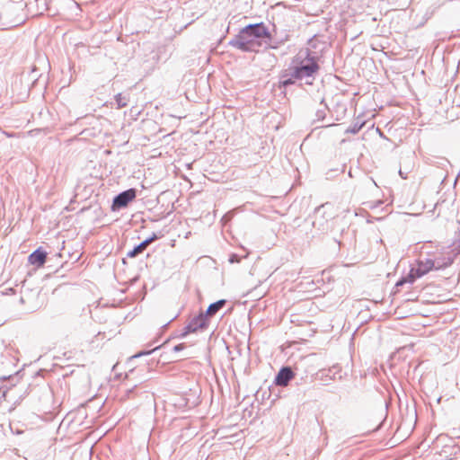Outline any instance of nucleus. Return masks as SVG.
I'll return each instance as SVG.
<instances>
[{"instance_id":"nucleus-2","label":"nucleus","mask_w":460,"mask_h":460,"mask_svg":"<svg viewBox=\"0 0 460 460\" xmlns=\"http://www.w3.org/2000/svg\"><path fill=\"white\" fill-rule=\"evenodd\" d=\"M431 270H435V263L432 258L419 259L415 265L411 269L405 280H401L397 285H402L405 281L413 282L416 279L421 278Z\"/></svg>"},{"instance_id":"nucleus-3","label":"nucleus","mask_w":460,"mask_h":460,"mask_svg":"<svg viewBox=\"0 0 460 460\" xmlns=\"http://www.w3.org/2000/svg\"><path fill=\"white\" fill-rule=\"evenodd\" d=\"M249 36H253L257 40L259 39L270 38V34L263 23H256L246 26L242 30V38L247 40Z\"/></svg>"},{"instance_id":"nucleus-11","label":"nucleus","mask_w":460,"mask_h":460,"mask_svg":"<svg viewBox=\"0 0 460 460\" xmlns=\"http://www.w3.org/2000/svg\"><path fill=\"white\" fill-rule=\"evenodd\" d=\"M115 100H116V102H117V107L119 109L127 106V100L122 96L121 93L117 94L115 96Z\"/></svg>"},{"instance_id":"nucleus-5","label":"nucleus","mask_w":460,"mask_h":460,"mask_svg":"<svg viewBox=\"0 0 460 460\" xmlns=\"http://www.w3.org/2000/svg\"><path fill=\"white\" fill-rule=\"evenodd\" d=\"M236 45L239 49L243 50H254L255 48L261 46V43L253 36H249L247 40H243L241 31L237 37Z\"/></svg>"},{"instance_id":"nucleus-9","label":"nucleus","mask_w":460,"mask_h":460,"mask_svg":"<svg viewBox=\"0 0 460 460\" xmlns=\"http://www.w3.org/2000/svg\"><path fill=\"white\" fill-rule=\"evenodd\" d=\"M155 238H149L142 242L140 244L136 246L131 252H128V257H135L137 254L143 252L146 247L154 241Z\"/></svg>"},{"instance_id":"nucleus-4","label":"nucleus","mask_w":460,"mask_h":460,"mask_svg":"<svg viewBox=\"0 0 460 460\" xmlns=\"http://www.w3.org/2000/svg\"><path fill=\"white\" fill-rule=\"evenodd\" d=\"M137 192L135 189H129L119 194L113 200L112 208H120L126 207L129 202L136 199Z\"/></svg>"},{"instance_id":"nucleus-6","label":"nucleus","mask_w":460,"mask_h":460,"mask_svg":"<svg viewBox=\"0 0 460 460\" xmlns=\"http://www.w3.org/2000/svg\"><path fill=\"white\" fill-rule=\"evenodd\" d=\"M295 376V374L293 373V371L291 370L290 367H282L277 376H276V379H275V384L277 385H280V386H287L288 382L293 379Z\"/></svg>"},{"instance_id":"nucleus-8","label":"nucleus","mask_w":460,"mask_h":460,"mask_svg":"<svg viewBox=\"0 0 460 460\" xmlns=\"http://www.w3.org/2000/svg\"><path fill=\"white\" fill-rule=\"evenodd\" d=\"M47 260V252L41 248L37 249L28 258V261L31 265L37 266L38 268L42 267Z\"/></svg>"},{"instance_id":"nucleus-7","label":"nucleus","mask_w":460,"mask_h":460,"mask_svg":"<svg viewBox=\"0 0 460 460\" xmlns=\"http://www.w3.org/2000/svg\"><path fill=\"white\" fill-rule=\"evenodd\" d=\"M433 262L435 263V270H444L453 263V259L445 252H438L434 255Z\"/></svg>"},{"instance_id":"nucleus-12","label":"nucleus","mask_w":460,"mask_h":460,"mask_svg":"<svg viewBox=\"0 0 460 460\" xmlns=\"http://www.w3.org/2000/svg\"><path fill=\"white\" fill-rule=\"evenodd\" d=\"M294 81L292 79H288L282 82L283 85L292 84Z\"/></svg>"},{"instance_id":"nucleus-13","label":"nucleus","mask_w":460,"mask_h":460,"mask_svg":"<svg viewBox=\"0 0 460 460\" xmlns=\"http://www.w3.org/2000/svg\"><path fill=\"white\" fill-rule=\"evenodd\" d=\"M358 130V128H351V130L348 129L347 132L357 133Z\"/></svg>"},{"instance_id":"nucleus-1","label":"nucleus","mask_w":460,"mask_h":460,"mask_svg":"<svg viewBox=\"0 0 460 460\" xmlns=\"http://www.w3.org/2000/svg\"><path fill=\"white\" fill-rule=\"evenodd\" d=\"M296 66L294 67L293 77L298 80H305L313 77L319 70V65L315 58L309 55V51L305 50V58L301 59V52L297 55Z\"/></svg>"},{"instance_id":"nucleus-10","label":"nucleus","mask_w":460,"mask_h":460,"mask_svg":"<svg viewBox=\"0 0 460 460\" xmlns=\"http://www.w3.org/2000/svg\"><path fill=\"white\" fill-rule=\"evenodd\" d=\"M226 304V300H218L216 303L211 304L207 309L206 315L213 316L217 311H219Z\"/></svg>"}]
</instances>
